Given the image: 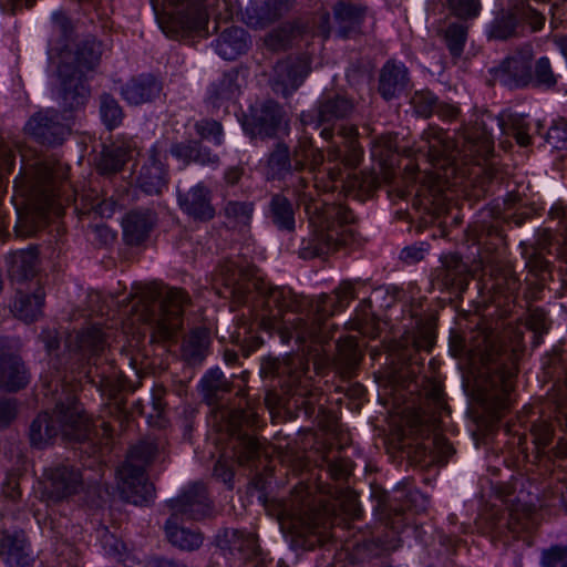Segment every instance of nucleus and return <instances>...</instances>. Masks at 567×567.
<instances>
[{
  "mask_svg": "<svg viewBox=\"0 0 567 567\" xmlns=\"http://www.w3.org/2000/svg\"><path fill=\"white\" fill-rule=\"evenodd\" d=\"M244 259L225 260L218 268L216 280L224 289H218V293L236 305L247 306L261 329L269 334L277 333L282 343L315 336L317 326L297 317L305 305L300 296L289 288L271 286Z\"/></svg>",
  "mask_w": 567,
  "mask_h": 567,
  "instance_id": "nucleus-1",
  "label": "nucleus"
},
{
  "mask_svg": "<svg viewBox=\"0 0 567 567\" xmlns=\"http://www.w3.org/2000/svg\"><path fill=\"white\" fill-rule=\"evenodd\" d=\"M50 357V379L45 377L48 391L58 392L59 386L76 390L73 382L82 380L100 390L115 385L117 370L105 355L106 334L96 324L68 333L64 339V353L59 355L60 337L55 330L45 329L40 334Z\"/></svg>",
  "mask_w": 567,
  "mask_h": 567,
  "instance_id": "nucleus-2",
  "label": "nucleus"
},
{
  "mask_svg": "<svg viewBox=\"0 0 567 567\" xmlns=\"http://www.w3.org/2000/svg\"><path fill=\"white\" fill-rule=\"evenodd\" d=\"M305 210L313 229L301 241L300 258H323L355 243L357 235L350 227L354 215L348 207L311 199L305 203Z\"/></svg>",
  "mask_w": 567,
  "mask_h": 567,
  "instance_id": "nucleus-3",
  "label": "nucleus"
},
{
  "mask_svg": "<svg viewBox=\"0 0 567 567\" xmlns=\"http://www.w3.org/2000/svg\"><path fill=\"white\" fill-rule=\"evenodd\" d=\"M55 408L37 415L29 429L33 447L44 449L58 436L70 442H82L90 436V419L79 403L74 389L60 386Z\"/></svg>",
  "mask_w": 567,
  "mask_h": 567,
  "instance_id": "nucleus-4",
  "label": "nucleus"
},
{
  "mask_svg": "<svg viewBox=\"0 0 567 567\" xmlns=\"http://www.w3.org/2000/svg\"><path fill=\"white\" fill-rule=\"evenodd\" d=\"M54 165L48 162H37L28 174L30 203L25 212L17 209L14 233L17 237L28 238L44 229L50 219V213L59 214L54 183L62 178Z\"/></svg>",
  "mask_w": 567,
  "mask_h": 567,
  "instance_id": "nucleus-5",
  "label": "nucleus"
},
{
  "mask_svg": "<svg viewBox=\"0 0 567 567\" xmlns=\"http://www.w3.org/2000/svg\"><path fill=\"white\" fill-rule=\"evenodd\" d=\"M494 126L502 135L513 136L519 146L526 147L532 143L530 124L526 115L515 113L494 116L485 113L477 116L473 125L463 127L461 138L464 147L471 154L488 156L494 150Z\"/></svg>",
  "mask_w": 567,
  "mask_h": 567,
  "instance_id": "nucleus-6",
  "label": "nucleus"
},
{
  "mask_svg": "<svg viewBox=\"0 0 567 567\" xmlns=\"http://www.w3.org/2000/svg\"><path fill=\"white\" fill-rule=\"evenodd\" d=\"M101 44L94 38L81 41L72 62L63 61L59 69L60 104L64 111H73L83 106L89 97L85 72L91 71L99 63Z\"/></svg>",
  "mask_w": 567,
  "mask_h": 567,
  "instance_id": "nucleus-7",
  "label": "nucleus"
},
{
  "mask_svg": "<svg viewBox=\"0 0 567 567\" xmlns=\"http://www.w3.org/2000/svg\"><path fill=\"white\" fill-rule=\"evenodd\" d=\"M158 27L171 39L182 40L207 23L209 10L220 0H150Z\"/></svg>",
  "mask_w": 567,
  "mask_h": 567,
  "instance_id": "nucleus-8",
  "label": "nucleus"
},
{
  "mask_svg": "<svg viewBox=\"0 0 567 567\" xmlns=\"http://www.w3.org/2000/svg\"><path fill=\"white\" fill-rule=\"evenodd\" d=\"M365 286L362 280H344L331 295L322 293L316 300H309L300 296V300L305 301L302 309L297 317H301L302 321L316 324L315 336L307 339H296L298 343L318 342L322 343L328 341L330 333L326 327V320L333 316L336 312L346 309L350 301L358 298L360 290Z\"/></svg>",
  "mask_w": 567,
  "mask_h": 567,
  "instance_id": "nucleus-9",
  "label": "nucleus"
},
{
  "mask_svg": "<svg viewBox=\"0 0 567 567\" xmlns=\"http://www.w3.org/2000/svg\"><path fill=\"white\" fill-rule=\"evenodd\" d=\"M156 453L157 445L148 441H142L130 450L126 461L117 470L118 489L126 502L134 505H148L153 502L155 488L147 481L145 466Z\"/></svg>",
  "mask_w": 567,
  "mask_h": 567,
  "instance_id": "nucleus-10",
  "label": "nucleus"
},
{
  "mask_svg": "<svg viewBox=\"0 0 567 567\" xmlns=\"http://www.w3.org/2000/svg\"><path fill=\"white\" fill-rule=\"evenodd\" d=\"M308 372V359L298 353L287 354L284 358L268 357L262 360L260 367V373L265 379L277 380L282 389L296 388V392L303 396L301 405L306 414H312L321 395L308 390L311 379Z\"/></svg>",
  "mask_w": 567,
  "mask_h": 567,
  "instance_id": "nucleus-11",
  "label": "nucleus"
},
{
  "mask_svg": "<svg viewBox=\"0 0 567 567\" xmlns=\"http://www.w3.org/2000/svg\"><path fill=\"white\" fill-rule=\"evenodd\" d=\"M144 319L155 326L163 338L172 339L183 327L184 308L189 301L181 288L161 286L148 292Z\"/></svg>",
  "mask_w": 567,
  "mask_h": 567,
  "instance_id": "nucleus-12",
  "label": "nucleus"
},
{
  "mask_svg": "<svg viewBox=\"0 0 567 567\" xmlns=\"http://www.w3.org/2000/svg\"><path fill=\"white\" fill-rule=\"evenodd\" d=\"M414 331L400 342L399 359L409 368L411 374L421 372L424 359L421 351L430 352L435 342V319L433 316L415 315Z\"/></svg>",
  "mask_w": 567,
  "mask_h": 567,
  "instance_id": "nucleus-13",
  "label": "nucleus"
},
{
  "mask_svg": "<svg viewBox=\"0 0 567 567\" xmlns=\"http://www.w3.org/2000/svg\"><path fill=\"white\" fill-rule=\"evenodd\" d=\"M303 159V153L297 151V145L290 151L285 143H277L268 156V174L272 179L289 184L296 193L300 194L308 186V179L300 175Z\"/></svg>",
  "mask_w": 567,
  "mask_h": 567,
  "instance_id": "nucleus-14",
  "label": "nucleus"
},
{
  "mask_svg": "<svg viewBox=\"0 0 567 567\" xmlns=\"http://www.w3.org/2000/svg\"><path fill=\"white\" fill-rule=\"evenodd\" d=\"M320 136L330 142L327 150L328 161L354 168L359 165L363 151L357 141L358 128L354 125L327 126L320 131Z\"/></svg>",
  "mask_w": 567,
  "mask_h": 567,
  "instance_id": "nucleus-15",
  "label": "nucleus"
},
{
  "mask_svg": "<svg viewBox=\"0 0 567 567\" xmlns=\"http://www.w3.org/2000/svg\"><path fill=\"white\" fill-rule=\"evenodd\" d=\"M308 54L290 55L274 66L270 84L272 91L284 97L292 95L311 71Z\"/></svg>",
  "mask_w": 567,
  "mask_h": 567,
  "instance_id": "nucleus-16",
  "label": "nucleus"
},
{
  "mask_svg": "<svg viewBox=\"0 0 567 567\" xmlns=\"http://www.w3.org/2000/svg\"><path fill=\"white\" fill-rule=\"evenodd\" d=\"M171 516L181 519L200 520L213 515V504L203 483L186 486L176 498L166 502Z\"/></svg>",
  "mask_w": 567,
  "mask_h": 567,
  "instance_id": "nucleus-17",
  "label": "nucleus"
},
{
  "mask_svg": "<svg viewBox=\"0 0 567 567\" xmlns=\"http://www.w3.org/2000/svg\"><path fill=\"white\" fill-rule=\"evenodd\" d=\"M534 58L532 44L522 45L495 70L494 78L508 89H522L530 84V65Z\"/></svg>",
  "mask_w": 567,
  "mask_h": 567,
  "instance_id": "nucleus-18",
  "label": "nucleus"
},
{
  "mask_svg": "<svg viewBox=\"0 0 567 567\" xmlns=\"http://www.w3.org/2000/svg\"><path fill=\"white\" fill-rule=\"evenodd\" d=\"M440 261L441 265L432 271V284L450 293H463L472 276L468 265L457 254L445 255Z\"/></svg>",
  "mask_w": 567,
  "mask_h": 567,
  "instance_id": "nucleus-19",
  "label": "nucleus"
},
{
  "mask_svg": "<svg viewBox=\"0 0 567 567\" xmlns=\"http://www.w3.org/2000/svg\"><path fill=\"white\" fill-rule=\"evenodd\" d=\"M47 492L55 502L78 494L83 487L80 468L70 462L58 463L45 470Z\"/></svg>",
  "mask_w": 567,
  "mask_h": 567,
  "instance_id": "nucleus-20",
  "label": "nucleus"
},
{
  "mask_svg": "<svg viewBox=\"0 0 567 567\" xmlns=\"http://www.w3.org/2000/svg\"><path fill=\"white\" fill-rule=\"evenodd\" d=\"M284 118L281 106L272 101H266L259 107L251 109L243 120V128L250 137H275Z\"/></svg>",
  "mask_w": 567,
  "mask_h": 567,
  "instance_id": "nucleus-21",
  "label": "nucleus"
},
{
  "mask_svg": "<svg viewBox=\"0 0 567 567\" xmlns=\"http://www.w3.org/2000/svg\"><path fill=\"white\" fill-rule=\"evenodd\" d=\"M177 202L181 210L195 221L207 223L216 216L213 192L204 182L185 192L178 189Z\"/></svg>",
  "mask_w": 567,
  "mask_h": 567,
  "instance_id": "nucleus-22",
  "label": "nucleus"
},
{
  "mask_svg": "<svg viewBox=\"0 0 567 567\" xmlns=\"http://www.w3.org/2000/svg\"><path fill=\"white\" fill-rule=\"evenodd\" d=\"M65 116H61L54 109H48L34 114L27 123V131L41 144H61L69 133L68 126L63 123Z\"/></svg>",
  "mask_w": 567,
  "mask_h": 567,
  "instance_id": "nucleus-23",
  "label": "nucleus"
},
{
  "mask_svg": "<svg viewBox=\"0 0 567 567\" xmlns=\"http://www.w3.org/2000/svg\"><path fill=\"white\" fill-rule=\"evenodd\" d=\"M412 85L410 71L403 62L389 60L379 71L378 93L385 102L400 99Z\"/></svg>",
  "mask_w": 567,
  "mask_h": 567,
  "instance_id": "nucleus-24",
  "label": "nucleus"
},
{
  "mask_svg": "<svg viewBox=\"0 0 567 567\" xmlns=\"http://www.w3.org/2000/svg\"><path fill=\"white\" fill-rule=\"evenodd\" d=\"M419 499L425 501L419 491L411 489L406 485L398 487L393 496L386 503L381 504V519L391 529L401 533L405 527V509L416 507Z\"/></svg>",
  "mask_w": 567,
  "mask_h": 567,
  "instance_id": "nucleus-25",
  "label": "nucleus"
},
{
  "mask_svg": "<svg viewBox=\"0 0 567 567\" xmlns=\"http://www.w3.org/2000/svg\"><path fill=\"white\" fill-rule=\"evenodd\" d=\"M296 3L297 0H254L247 6L244 20L254 29H264L289 13Z\"/></svg>",
  "mask_w": 567,
  "mask_h": 567,
  "instance_id": "nucleus-26",
  "label": "nucleus"
},
{
  "mask_svg": "<svg viewBox=\"0 0 567 567\" xmlns=\"http://www.w3.org/2000/svg\"><path fill=\"white\" fill-rule=\"evenodd\" d=\"M357 111V103L346 92H326L317 103L318 124L351 120Z\"/></svg>",
  "mask_w": 567,
  "mask_h": 567,
  "instance_id": "nucleus-27",
  "label": "nucleus"
},
{
  "mask_svg": "<svg viewBox=\"0 0 567 567\" xmlns=\"http://www.w3.org/2000/svg\"><path fill=\"white\" fill-rule=\"evenodd\" d=\"M169 154L186 168L190 164L207 166L216 169L220 165V157L200 140H186L172 143Z\"/></svg>",
  "mask_w": 567,
  "mask_h": 567,
  "instance_id": "nucleus-28",
  "label": "nucleus"
},
{
  "mask_svg": "<svg viewBox=\"0 0 567 567\" xmlns=\"http://www.w3.org/2000/svg\"><path fill=\"white\" fill-rule=\"evenodd\" d=\"M0 557L7 567H32L34 557L22 530L0 533Z\"/></svg>",
  "mask_w": 567,
  "mask_h": 567,
  "instance_id": "nucleus-29",
  "label": "nucleus"
},
{
  "mask_svg": "<svg viewBox=\"0 0 567 567\" xmlns=\"http://www.w3.org/2000/svg\"><path fill=\"white\" fill-rule=\"evenodd\" d=\"M157 221L155 212L148 208L134 209L122 221L123 240L128 246L144 244Z\"/></svg>",
  "mask_w": 567,
  "mask_h": 567,
  "instance_id": "nucleus-30",
  "label": "nucleus"
},
{
  "mask_svg": "<svg viewBox=\"0 0 567 567\" xmlns=\"http://www.w3.org/2000/svg\"><path fill=\"white\" fill-rule=\"evenodd\" d=\"M137 187L146 195H161L168 184V172L159 158L157 148L150 151V156L140 169Z\"/></svg>",
  "mask_w": 567,
  "mask_h": 567,
  "instance_id": "nucleus-31",
  "label": "nucleus"
},
{
  "mask_svg": "<svg viewBox=\"0 0 567 567\" xmlns=\"http://www.w3.org/2000/svg\"><path fill=\"white\" fill-rule=\"evenodd\" d=\"M336 34L341 39H353L362 33L365 20V8L346 1L333 6Z\"/></svg>",
  "mask_w": 567,
  "mask_h": 567,
  "instance_id": "nucleus-32",
  "label": "nucleus"
},
{
  "mask_svg": "<svg viewBox=\"0 0 567 567\" xmlns=\"http://www.w3.org/2000/svg\"><path fill=\"white\" fill-rule=\"evenodd\" d=\"M163 91L162 82L152 74H140L130 79L122 87L121 95L130 105L152 103Z\"/></svg>",
  "mask_w": 567,
  "mask_h": 567,
  "instance_id": "nucleus-33",
  "label": "nucleus"
},
{
  "mask_svg": "<svg viewBox=\"0 0 567 567\" xmlns=\"http://www.w3.org/2000/svg\"><path fill=\"white\" fill-rule=\"evenodd\" d=\"M410 104L414 113L424 118H429L435 113L444 121H454L460 115L457 106L440 102L439 97L427 89L414 91Z\"/></svg>",
  "mask_w": 567,
  "mask_h": 567,
  "instance_id": "nucleus-34",
  "label": "nucleus"
},
{
  "mask_svg": "<svg viewBox=\"0 0 567 567\" xmlns=\"http://www.w3.org/2000/svg\"><path fill=\"white\" fill-rule=\"evenodd\" d=\"M3 343L0 339V385L8 392H17L28 385L30 374L20 357L3 351Z\"/></svg>",
  "mask_w": 567,
  "mask_h": 567,
  "instance_id": "nucleus-35",
  "label": "nucleus"
},
{
  "mask_svg": "<svg viewBox=\"0 0 567 567\" xmlns=\"http://www.w3.org/2000/svg\"><path fill=\"white\" fill-rule=\"evenodd\" d=\"M250 43V37L243 28L230 27L225 29L212 45L220 58L231 61L245 54Z\"/></svg>",
  "mask_w": 567,
  "mask_h": 567,
  "instance_id": "nucleus-36",
  "label": "nucleus"
},
{
  "mask_svg": "<svg viewBox=\"0 0 567 567\" xmlns=\"http://www.w3.org/2000/svg\"><path fill=\"white\" fill-rule=\"evenodd\" d=\"M239 70L231 68L225 71L208 87L207 101L213 107H220L225 102L234 100L239 91Z\"/></svg>",
  "mask_w": 567,
  "mask_h": 567,
  "instance_id": "nucleus-37",
  "label": "nucleus"
},
{
  "mask_svg": "<svg viewBox=\"0 0 567 567\" xmlns=\"http://www.w3.org/2000/svg\"><path fill=\"white\" fill-rule=\"evenodd\" d=\"M179 519L169 516L165 522L166 538L174 547L184 551H194L200 548L204 536L198 529L187 528L179 525Z\"/></svg>",
  "mask_w": 567,
  "mask_h": 567,
  "instance_id": "nucleus-38",
  "label": "nucleus"
},
{
  "mask_svg": "<svg viewBox=\"0 0 567 567\" xmlns=\"http://www.w3.org/2000/svg\"><path fill=\"white\" fill-rule=\"evenodd\" d=\"M217 546L221 550H228L233 556L238 554L243 558H254L260 554L257 538L239 530H225L217 537Z\"/></svg>",
  "mask_w": 567,
  "mask_h": 567,
  "instance_id": "nucleus-39",
  "label": "nucleus"
},
{
  "mask_svg": "<svg viewBox=\"0 0 567 567\" xmlns=\"http://www.w3.org/2000/svg\"><path fill=\"white\" fill-rule=\"evenodd\" d=\"M209 346V330L203 327H197L184 337L182 357L189 365H200L208 355Z\"/></svg>",
  "mask_w": 567,
  "mask_h": 567,
  "instance_id": "nucleus-40",
  "label": "nucleus"
},
{
  "mask_svg": "<svg viewBox=\"0 0 567 567\" xmlns=\"http://www.w3.org/2000/svg\"><path fill=\"white\" fill-rule=\"evenodd\" d=\"M204 401L208 405H215L221 401L233 389V382L228 380L219 368L207 370L198 385Z\"/></svg>",
  "mask_w": 567,
  "mask_h": 567,
  "instance_id": "nucleus-41",
  "label": "nucleus"
},
{
  "mask_svg": "<svg viewBox=\"0 0 567 567\" xmlns=\"http://www.w3.org/2000/svg\"><path fill=\"white\" fill-rule=\"evenodd\" d=\"M8 274L13 281L22 282L33 278L38 272L39 258L35 248L18 250L7 259Z\"/></svg>",
  "mask_w": 567,
  "mask_h": 567,
  "instance_id": "nucleus-42",
  "label": "nucleus"
},
{
  "mask_svg": "<svg viewBox=\"0 0 567 567\" xmlns=\"http://www.w3.org/2000/svg\"><path fill=\"white\" fill-rule=\"evenodd\" d=\"M297 206L285 195L274 194L268 204V218L281 231L291 233L296 228Z\"/></svg>",
  "mask_w": 567,
  "mask_h": 567,
  "instance_id": "nucleus-43",
  "label": "nucleus"
},
{
  "mask_svg": "<svg viewBox=\"0 0 567 567\" xmlns=\"http://www.w3.org/2000/svg\"><path fill=\"white\" fill-rule=\"evenodd\" d=\"M307 28L303 19H296L291 23L282 24L265 37V45L274 52L287 50L295 38L302 37V32H306Z\"/></svg>",
  "mask_w": 567,
  "mask_h": 567,
  "instance_id": "nucleus-44",
  "label": "nucleus"
},
{
  "mask_svg": "<svg viewBox=\"0 0 567 567\" xmlns=\"http://www.w3.org/2000/svg\"><path fill=\"white\" fill-rule=\"evenodd\" d=\"M44 296V290L41 287H38L32 293L19 290L13 305L16 316L25 322L35 321L42 313Z\"/></svg>",
  "mask_w": 567,
  "mask_h": 567,
  "instance_id": "nucleus-45",
  "label": "nucleus"
},
{
  "mask_svg": "<svg viewBox=\"0 0 567 567\" xmlns=\"http://www.w3.org/2000/svg\"><path fill=\"white\" fill-rule=\"evenodd\" d=\"M457 143L443 131H437L429 142V156L434 166L453 165L457 156Z\"/></svg>",
  "mask_w": 567,
  "mask_h": 567,
  "instance_id": "nucleus-46",
  "label": "nucleus"
},
{
  "mask_svg": "<svg viewBox=\"0 0 567 567\" xmlns=\"http://www.w3.org/2000/svg\"><path fill=\"white\" fill-rule=\"evenodd\" d=\"M234 454L241 466L257 467V461L261 455L259 442L248 433L238 432L233 443Z\"/></svg>",
  "mask_w": 567,
  "mask_h": 567,
  "instance_id": "nucleus-47",
  "label": "nucleus"
},
{
  "mask_svg": "<svg viewBox=\"0 0 567 567\" xmlns=\"http://www.w3.org/2000/svg\"><path fill=\"white\" fill-rule=\"evenodd\" d=\"M487 371L491 377L492 388L499 391L503 396V404L506 405L514 388L513 380L516 377V369L512 364L488 363Z\"/></svg>",
  "mask_w": 567,
  "mask_h": 567,
  "instance_id": "nucleus-48",
  "label": "nucleus"
},
{
  "mask_svg": "<svg viewBox=\"0 0 567 567\" xmlns=\"http://www.w3.org/2000/svg\"><path fill=\"white\" fill-rule=\"evenodd\" d=\"M100 116L109 131L118 127L124 120V112L118 101L110 93L100 95Z\"/></svg>",
  "mask_w": 567,
  "mask_h": 567,
  "instance_id": "nucleus-49",
  "label": "nucleus"
},
{
  "mask_svg": "<svg viewBox=\"0 0 567 567\" xmlns=\"http://www.w3.org/2000/svg\"><path fill=\"white\" fill-rule=\"evenodd\" d=\"M530 84L533 87L551 89L557 84V75L555 74L550 60L542 56L530 65Z\"/></svg>",
  "mask_w": 567,
  "mask_h": 567,
  "instance_id": "nucleus-50",
  "label": "nucleus"
},
{
  "mask_svg": "<svg viewBox=\"0 0 567 567\" xmlns=\"http://www.w3.org/2000/svg\"><path fill=\"white\" fill-rule=\"evenodd\" d=\"M128 158L130 151L123 146L105 147L97 167L103 174H113L122 169Z\"/></svg>",
  "mask_w": 567,
  "mask_h": 567,
  "instance_id": "nucleus-51",
  "label": "nucleus"
},
{
  "mask_svg": "<svg viewBox=\"0 0 567 567\" xmlns=\"http://www.w3.org/2000/svg\"><path fill=\"white\" fill-rule=\"evenodd\" d=\"M289 515L291 518V527L298 535L303 536L308 533L312 534L316 532L318 526V513L315 508L301 506L291 509Z\"/></svg>",
  "mask_w": 567,
  "mask_h": 567,
  "instance_id": "nucleus-52",
  "label": "nucleus"
},
{
  "mask_svg": "<svg viewBox=\"0 0 567 567\" xmlns=\"http://www.w3.org/2000/svg\"><path fill=\"white\" fill-rule=\"evenodd\" d=\"M467 38V27L464 22H452L447 25L444 40L450 53L458 58L463 53Z\"/></svg>",
  "mask_w": 567,
  "mask_h": 567,
  "instance_id": "nucleus-53",
  "label": "nucleus"
},
{
  "mask_svg": "<svg viewBox=\"0 0 567 567\" xmlns=\"http://www.w3.org/2000/svg\"><path fill=\"white\" fill-rule=\"evenodd\" d=\"M362 354L358 346L349 343L339 348L337 364L344 377H352L360 364Z\"/></svg>",
  "mask_w": 567,
  "mask_h": 567,
  "instance_id": "nucleus-54",
  "label": "nucleus"
},
{
  "mask_svg": "<svg viewBox=\"0 0 567 567\" xmlns=\"http://www.w3.org/2000/svg\"><path fill=\"white\" fill-rule=\"evenodd\" d=\"M194 128L202 142L206 140L213 142L216 146H220L224 143V130L216 120L202 118L195 123Z\"/></svg>",
  "mask_w": 567,
  "mask_h": 567,
  "instance_id": "nucleus-55",
  "label": "nucleus"
},
{
  "mask_svg": "<svg viewBox=\"0 0 567 567\" xmlns=\"http://www.w3.org/2000/svg\"><path fill=\"white\" fill-rule=\"evenodd\" d=\"M445 4L462 21L476 19L482 10L481 0H445Z\"/></svg>",
  "mask_w": 567,
  "mask_h": 567,
  "instance_id": "nucleus-56",
  "label": "nucleus"
},
{
  "mask_svg": "<svg viewBox=\"0 0 567 567\" xmlns=\"http://www.w3.org/2000/svg\"><path fill=\"white\" fill-rule=\"evenodd\" d=\"M297 151H301L305 156L302 172L308 169L315 174L324 162L323 152L320 148L313 147L312 143L308 140H300L297 144Z\"/></svg>",
  "mask_w": 567,
  "mask_h": 567,
  "instance_id": "nucleus-57",
  "label": "nucleus"
},
{
  "mask_svg": "<svg viewBox=\"0 0 567 567\" xmlns=\"http://www.w3.org/2000/svg\"><path fill=\"white\" fill-rule=\"evenodd\" d=\"M254 212V204L250 202L229 200L224 207L226 218L238 224L247 225Z\"/></svg>",
  "mask_w": 567,
  "mask_h": 567,
  "instance_id": "nucleus-58",
  "label": "nucleus"
},
{
  "mask_svg": "<svg viewBox=\"0 0 567 567\" xmlns=\"http://www.w3.org/2000/svg\"><path fill=\"white\" fill-rule=\"evenodd\" d=\"M401 293L402 290L395 286L375 288L373 289L371 297H367L361 300L360 309L364 315H368V310L372 308V302L378 301L385 296H388L390 300L384 303V307H391ZM381 307H383V305H381Z\"/></svg>",
  "mask_w": 567,
  "mask_h": 567,
  "instance_id": "nucleus-59",
  "label": "nucleus"
},
{
  "mask_svg": "<svg viewBox=\"0 0 567 567\" xmlns=\"http://www.w3.org/2000/svg\"><path fill=\"white\" fill-rule=\"evenodd\" d=\"M545 140L555 150H567V120L554 121L545 135Z\"/></svg>",
  "mask_w": 567,
  "mask_h": 567,
  "instance_id": "nucleus-60",
  "label": "nucleus"
},
{
  "mask_svg": "<svg viewBox=\"0 0 567 567\" xmlns=\"http://www.w3.org/2000/svg\"><path fill=\"white\" fill-rule=\"evenodd\" d=\"M540 565L543 567H567V544L553 545L543 549Z\"/></svg>",
  "mask_w": 567,
  "mask_h": 567,
  "instance_id": "nucleus-61",
  "label": "nucleus"
},
{
  "mask_svg": "<svg viewBox=\"0 0 567 567\" xmlns=\"http://www.w3.org/2000/svg\"><path fill=\"white\" fill-rule=\"evenodd\" d=\"M482 271L484 275H489L493 279L492 288L503 295L507 278L512 270L508 267L494 265L492 261L482 260Z\"/></svg>",
  "mask_w": 567,
  "mask_h": 567,
  "instance_id": "nucleus-62",
  "label": "nucleus"
},
{
  "mask_svg": "<svg viewBox=\"0 0 567 567\" xmlns=\"http://www.w3.org/2000/svg\"><path fill=\"white\" fill-rule=\"evenodd\" d=\"M303 23H306L308 28L306 32H302V37L312 34L327 39L330 35V14L327 11L316 13L311 20H303Z\"/></svg>",
  "mask_w": 567,
  "mask_h": 567,
  "instance_id": "nucleus-63",
  "label": "nucleus"
},
{
  "mask_svg": "<svg viewBox=\"0 0 567 567\" xmlns=\"http://www.w3.org/2000/svg\"><path fill=\"white\" fill-rule=\"evenodd\" d=\"M475 235L478 245L487 244L488 239L493 240V245L497 246L502 241V234L497 226L480 224L475 227Z\"/></svg>",
  "mask_w": 567,
  "mask_h": 567,
  "instance_id": "nucleus-64",
  "label": "nucleus"
}]
</instances>
